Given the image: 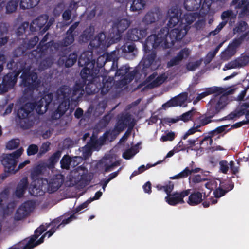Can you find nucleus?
I'll return each mask as SVG.
<instances>
[{"label": "nucleus", "instance_id": "55", "mask_svg": "<svg viewBox=\"0 0 249 249\" xmlns=\"http://www.w3.org/2000/svg\"><path fill=\"white\" fill-rule=\"evenodd\" d=\"M198 138H196L195 139H189L186 141V143H185L187 152H188L189 150H193V147L195 145L196 142L198 140Z\"/></svg>", "mask_w": 249, "mask_h": 249}, {"label": "nucleus", "instance_id": "48", "mask_svg": "<svg viewBox=\"0 0 249 249\" xmlns=\"http://www.w3.org/2000/svg\"><path fill=\"white\" fill-rule=\"evenodd\" d=\"M29 192L31 195L34 196H41L44 194V192L40 187L36 185H33L32 188H30Z\"/></svg>", "mask_w": 249, "mask_h": 249}, {"label": "nucleus", "instance_id": "23", "mask_svg": "<svg viewBox=\"0 0 249 249\" xmlns=\"http://www.w3.org/2000/svg\"><path fill=\"white\" fill-rule=\"evenodd\" d=\"M29 182L26 177L23 178L18 183L16 190L15 195L18 198H21L24 195L28 186Z\"/></svg>", "mask_w": 249, "mask_h": 249}, {"label": "nucleus", "instance_id": "57", "mask_svg": "<svg viewBox=\"0 0 249 249\" xmlns=\"http://www.w3.org/2000/svg\"><path fill=\"white\" fill-rule=\"evenodd\" d=\"M237 61V63L239 66V67H242L245 66L247 65L249 62V56L245 55L242 57H241L236 59Z\"/></svg>", "mask_w": 249, "mask_h": 249}, {"label": "nucleus", "instance_id": "1", "mask_svg": "<svg viewBox=\"0 0 249 249\" xmlns=\"http://www.w3.org/2000/svg\"><path fill=\"white\" fill-rule=\"evenodd\" d=\"M178 8L173 7L168 12L169 17L167 27L160 29L157 35L152 34L148 36L145 46L149 50V45L157 47L163 42L162 46L165 48L172 47L175 42L180 40L187 34L191 24L196 19L195 13H186L181 18Z\"/></svg>", "mask_w": 249, "mask_h": 249}, {"label": "nucleus", "instance_id": "51", "mask_svg": "<svg viewBox=\"0 0 249 249\" xmlns=\"http://www.w3.org/2000/svg\"><path fill=\"white\" fill-rule=\"evenodd\" d=\"M29 27V23L27 22H23L17 29V36H20L25 34L26 30Z\"/></svg>", "mask_w": 249, "mask_h": 249}, {"label": "nucleus", "instance_id": "50", "mask_svg": "<svg viewBox=\"0 0 249 249\" xmlns=\"http://www.w3.org/2000/svg\"><path fill=\"white\" fill-rule=\"evenodd\" d=\"M52 64V60L50 58H47L43 60L39 64V69L45 70L47 68L50 67Z\"/></svg>", "mask_w": 249, "mask_h": 249}, {"label": "nucleus", "instance_id": "58", "mask_svg": "<svg viewBox=\"0 0 249 249\" xmlns=\"http://www.w3.org/2000/svg\"><path fill=\"white\" fill-rule=\"evenodd\" d=\"M50 223H46V225H44L43 224L41 225L35 231V233L37 234L39 236L50 226Z\"/></svg>", "mask_w": 249, "mask_h": 249}, {"label": "nucleus", "instance_id": "20", "mask_svg": "<svg viewBox=\"0 0 249 249\" xmlns=\"http://www.w3.org/2000/svg\"><path fill=\"white\" fill-rule=\"evenodd\" d=\"M159 14L152 11H148L143 17L142 22L145 28H148V26L155 23L159 19Z\"/></svg>", "mask_w": 249, "mask_h": 249}, {"label": "nucleus", "instance_id": "9", "mask_svg": "<svg viewBox=\"0 0 249 249\" xmlns=\"http://www.w3.org/2000/svg\"><path fill=\"white\" fill-rule=\"evenodd\" d=\"M227 103L224 97H216L210 100L207 106L208 108L206 113L207 115H210L211 117L219 113L226 106Z\"/></svg>", "mask_w": 249, "mask_h": 249}, {"label": "nucleus", "instance_id": "10", "mask_svg": "<svg viewBox=\"0 0 249 249\" xmlns=\"http://www.w3.org/2000/svg\"><path fill=\"white\" fill-rule=\"evenodd\" d=\"M190 189L183 190L180 192H174L167 194L165 199L166 202L171 206H175L178 204H183L184 203V197L188 196L190 194Z\"/></svg>", "mask_w": 249, "mask_h": 249}, {"label": "nucleus", "instance_id": "33", "mask_svg": "<svg viewBox=\"0 0 249 249\" xmlns=\"http://www.w3.org/2000/svg\"><path fill=\"white\" fill-rule=\"evenodd\" d=\"M40 0H21L20 7L22 9L33 8L38 4Z\"/></svg>", "mask_w": 249, "mask_h": 249}, {"label": "nucleus", "instance_id": "25", "mask_svg": "<svg viewBox=\"0 0 249 249\" xmlns=\"http://www.w3.org/2000/svg\"><path fill=\"white\" fill-rule=\"evenodd\" d=\"M130 24V21L127 18L118 19L113 23V27L116 28L119 34H121L129 27Z\"/></svg>", "mask_w": 249, "mask_h": 249}, {"label": "nucleus", "instance_id": "54", "mask_svg": "<svg viewBox=\"0 0 249 249\" xmlns=\"http://www.w3.org/2000/svg\"><path fill=\"white\" fill-rule=\"evenodd\" d=\"M38 151V146L34 144L30 145L27 149V153L28 156L34 155L36 154Z\"/></svg>", "mask_w": 249, "mask_h": 249}, {"label": "nucleus", "instance_id": "37", "mask_svg": "<svg viewBox=\"0 0 249 249\" xmlns=\"http://www.w3.org/2000/svg\"><path fill=\"white\" fill-rule=\"evenodd\" d=\"M44 166L41 164H38L36 166L31 172V176L33 179L38 178V177L43 174V170Z\"/></svg>", "mask_w": 249, "mask_h": 249}, {"label": "nucleus", "instance_id": "52", "mask_svg": "<svg viewBox=\"0 0 249 249\" xmlns=\"http://www.w3.org/2000/svg\"><path fill=\"white\" fill-rule=\"evenodd\" d=\"M50 149V143L48 142L42 143L41 145L39 152L38 153V157H40L43 154H45Z\"/></svg>", "mask_w": 249, "mask_h": 249}, {"label": "nucleus", "instance_id": "31", "mask_svg": "<svg viewBox=\"0 0 249 249\" xmlns=\"http://www.w3.org/2000/svg\"><path fill=\"white\" fill-rule=\"evenodd\" d=\"M166 79V77L163 74L157 76L152 82L148 83L145 87L146 88L148 89H152L154 88L157 87L161 85Z\"/></svg>", "mask_w": 249, "mask_h": 249}, {"label": "nucleus", "instance_id": "63", "mask_svg": "<svg viewBox=\"0 0 249 249\" xmlns=\"http://www.w3.org/2000/svg\"><path fill=\"white\" fill-rule=\"evenodd\" d=\"M227 193V191L219 186L214 191V196L215 198H220L224 196Z\"/></svg>", "mask_w": 249, "mask_h": 249}, {"label": "nucleus", "instance_id": "12", "mask_svg": "<svg viewBox=\"0 0 249 249\" xmlns=\"http://www.w3.org/2000/svg\"><path fill=\"white\" fill-rule=\"evenodd\" d=\"M34 207V203L32 201H27L22 203L17 210L14 219L16 221L21 220L27 217Z\"/></svg>", "mask_w": 249, "mask_h": 249}, {"label": "nucleus", "instance_id": "27", "mask_svg": "<svg viewBox=\"0 0 249 249\" xmlns=\"http://www.w3.org/2000/svg\"><path fill=\"white\" fill-rule=\"evenodd\" d=\"M202 0H184V6L188 11L198 10L201 5Z\"/></svg>", "mask_w": 249, "mask_h": 249}, {"label": "nucleus", "instance_id": "28", "mask_svg": "<svg viewBox=\"0 0 249 249\" xmlns=\"http://www.w3.org/2000/svg\"><path fill=\"white\" fill-rule=\"evenodd\" d=\"M121 49L123 53H126V55H130V59L134 58L138 53L136 45L132 43L129 45L127 43L124 44L122 46Z\"/></svg>", "mask_w": 249, "mask_h": 249}, {"label": "nucleus", "instance_id": "22", "mask_svg": "<svg viewBox=\"0 0 249 249\" xmlns=\"http://www.w3.org/2000/svg\"><path fill=\"white\" fill-rule=\"evenodd\" d=\"M225 91V89L221 87L213 86L206 89L205 91L199 94L196 99L199 101L206 96L213 93H216L217 96L221 94H223Z\"/></svg>", "mask_w": 249, "mask_h": 249}, {"label": "nucleus", "instance_id": "62", "mask_svg": "<svg viewBox=\"0 0 249 249\" xmlns=\"http://www.w3.org/2000/svg\"><path fill=\"white\" fill-rule=\"evenodd\" d=\"M120 133V132H119L118 130L115 129V126L114 129L112 130L111 131L106 132L104 134V135L105 137L110 136L112 139H115Z\"/></svg>", "mask_w": 249, "mask_h": 249}, {"label": "nucleus", "instance_id": "53", "mask_svg": "<svg viewBox=\"0 0 249 249\" xmlns=\"http://www.w3.org/2000/svg\"><path fill=\"white\" fill-rule=\"evenodd\" d=\"M136 154L135 149L133 148H130L126 150L123 154V157L126 160L131 159L133 156Z\"/></svg>", "mask_w": 249, "mask_h": 249}, {"label": "nucleus", "instance_id": "47", "mask_svg": "<svg viewBox=\"0 0 249 249\" xmlns=\"http://www.w3.org/2000/svg\"><path fill=\"white\" fill-rule=\"evenodd\" d=\"M191 175V172L190 171V169L189 167H186L182 171L178 173L176 176H174L173 177H171L170 178L175 179H179L187 177L188 176Z\"/></svg>", "mask_w": 249, "mask_h": 249}, {"label": "nucleus", "instance_id": "49", "mask_svg": "<svg viewBox=\"0 0 249 249\" xmlns=\"http://www.w3.org/2000/svg\"><path fill=\"white\" fill-rule=\"evenodd\" d=\"M19 145L18 139H13L9 141L6 144V148L9 150H12L17 148Z\"/></svg>", "mask_w": 249, "mask_h": 249}, {"label": "nucleus", "instance_id": "43", "mask_svg": "<svg viewBox=\"0 0 249 249\" xmlns=\"http://www.w3.org/2000/svg\"><path fill=\"white\" fill-rule=\"evenodd\" d=\"M74 41V35L69 34L66 32V36L61 42L62 46L67 47L71 45Z\"/></svg>", "mask_w": 249, "mask_h": 249}, {"label": "nucleus", "instance_id": "26", "mask_svg": "<svg viewBox=\"0 0 249 249\" xmlns=\"http://www.w3.org/2000/svg\"><path fill=\"white\" fill-rule=\"evenodd\" d=\"M129 68L126 66H122L117 70L115 73L116 76H121L123 77L122 80L126 79V77L128 76H130V80H132L134 79L136 74L138 72V70H135L132 73L126 74L128 72Z\"/></svg>", "mask_w": 249, "mask_h": 249}, {"label": "nucleus", "instance_id": "40", "mask_svg": "<svg viewBox=\"0 0 249 249\" xmlns=\"http://www.w3.org/2000/svg\"><path fill=\"white\" fill-rule=\"evenodd\" d=\"M112 81L107 80L106 82H103L102 86L100 87V93L102 95H106L112 88Z\"/></svg>", "mask_w": 249, "mask_h": 249}, {"label": "nucleus", "instance_id": "38", "mask_svg": "<svg viewBox=\"0 0 249 249\" xmlns=\"http://www.w3.org/2000/svg\"><path fill=\"white\" fill-rule=\"evenodd\" d=\"M71 161L72 159L71 157L68 155H65L60 160L61 168L69 170L70 168Z\"/></svg>", "mask_w": 249, "mask_h": 249}, {"label": "nucleus", "instance_id": "5", "mask_svg": "<svg viewBox=\"0 0 249 249\" xmlns=\"http://www.w3.org/2000/svg\"><path fill=\"white\" fill-rule=\"evenodd\" d=\"M104 57H99L97 60V67H95V60H92L89 57H87L85 54H82L79 58L78 63L79 67H84L80 72L81 78L89 77L90 79L93 78V76L99 74L100 68L104 65L101 64L99 65L100 59H103Z\"/></svg>", "mask_w": 249, "mask_h": 249}, {"label": "nucleus", "instance_id": "46", "mask_svg": "<svg viewBox=\"0 0 249 249\" xmlns=\"http://www.w3.org/2000/svg\"><path fill=\"white\" fill-rule=\"evenodd\" d=\"M202 59L196 60L195 62H188L186 64V69L189 71H193L196 70L201 64Z\"/></svg>", "mask_w": 249, "mask_h": 249}, {"label": "nucleus", "instance_id": "24", "mask_svg": "<svg viewBox=\"0 0 249 249\" xmlns=\"http://www.w3.org/2000/svg\"><path fill=\"white\" fill-rule=\"evenodd\" d=\"M48 39V34H46L39 43L37 47V49L32 51V54H34L35 53H37L38 57H40L43 55L50 46L48 43H46Z\"/></svg>", "mask_w": 249, "mask_h": 249}, {"label": "nucleus", "instance_id": "44", "mask_svg": "<svg viewBox=\"0 0 249 249\" xmlns=\"http://www.w3.org/2000/svg\"><path fill=\"white\" fill-rule=\"evenodd\" d=\"M220 186L227 193L233 189L234 183L231 180H225L220 182Z\"/></svg>", "mask_w": 249, "mask_h": 249}, {"label": "nucleus", "instance_id": "11", "mask_svg": "<svg viewBox=\"0 0 249 249\" xmlns=\"http://www.w3.org/2000/svg\"><path fill=\"white\" fill-rule=\"evenodd\" d=\"M19 73L20 71H18L16 72H9L5 75L2 79V87L0 92H6L9 89H13L17 83Z\"/></svg>", "mask_w": 249, "mask_h": 249}, {"label": "nucleus", "instance_id": "42", "mask_svg": "<svg viewBox=\"0 0 249 249\" xmlns=\"http://www.w3.org/2000/svg\"><path fill=\"white\" fill-rule=\"evenodd\" d=\"M211 117L210 115H207L206 113L198 118L199 124H197L199 127L201 126H204L212 122Z\"/></svg>", "mask_w": 249, "mask_h": 249}, {"label": "nucleus", "instance_id": "34", "mask_svg": "<svg viewBox=\"0 0 249 249\" xmlns=\"http://www.w3.org/2000/svg\"><path fill=\"white\" fill-rule=\"evenodd\" d=\"M198 112L196 111V109L193 107L190 110L183 113L179 116V120H181L184 122H187L190 120H193V117Z\"/></svg>", "mask_w": 249, "mask_h": 249}, {"label": "nucleus", "instance_id": "45", "mask_svg": "<svg viewBox=\"0 0 249 249\" xmlns=\"http://www.w3.org/2000/svg\"><path fill=\"white\" fill-rule=\"evenodd\" d=\"M247 25V23L244 21L238 22L236 27L233 29L234 33H240L245 32Z\"/></svg>", "mask_w": 249, "mask_h": 249}, {"label": "nucleus", "instance_id": "35", "mask_svg": "<svg viewBox=\"0 0 249 249\" xmlns=\"http://www.w3.org/2000/svg\"><path fill=\"white\" fill-rule=\"evenodd\" d=\"M146 0H133L130 6V10L133 12H137L142 10L145 5Z\"/></svg>", "mask_w": 249, "mask_h": 249}, {"label": "nucleus", "instance_id": "19", "mask_svg": "<svg viewBox=\"0 0 249 249\" xmlns=\"http://www.w3.org/2000/svg\"><path fill=\"white\" fill-rule=\"evenodd\" d=\"M78 54L75 52L70 53L68 56L64 54V52H62V54L59 59V63L64 64L66 68L72 67L77 61Z\"/></svg>", "mask_w": 249, "mask_h": 249}, {"label": "nucleus", "instance_id": "64", "mask_svg": "<svg viewBox=\"0 0 249 249\" xmlns=\"http://www.w3.org/2000/svg\"><path fill=\"white\" fill-rule=\"evenodd\" d=\"M91 200H88L82 204H80L78 206H77L73 211V213L75 214L76 213H79L81 210L87 207L88 204L90 203Z\"/></svg>", "mask_w": 249, "mask_h": 249}, {"label": "nucleus", "instance_id": "29", "mask_svg": "<svg viewBox=\"0 0 249 249\" xmlns=\"http://www.w3.org/2000/svg\"><path fill=\"white\" fill-rule=\"evenodd\" d=\"M61 156V151L59 150L56 151L53 153L49 158L47 163V166L49 168H54L56 163L58 161Z\"/></svg>", "mask_w": 249, "mask_h": 249}, {"label": "nucleus", "instance_id": "61", "mask_svg": "<svg viewBox=\"0 0 249 249\" xmlns=\"http://www.w3.org/2000/svg\"><path fill=\"white\" fill-rule=\"evenodd\" d=\"M246 36L247 34H245L241 35L239 38L234 39L231 45V46L234 48L238 47L242 43V41L246 37Z\"/></svg>", "mask_w": 249, "mask_h": 249}, {"label": "nucleus", "instance_id": "16", "mask_svg": "<svg viewBox=\"0 0 249 249\" xmlns=\"http://www.w3.org/2000/svg\"><path fill=\"white\" fill-rule=\"evenodd\" d=\"M147 28L143 29L133 28L129 30L126 35V39L131 41H137L144 38L147 34Z\"/></svg>", "mask_w": 249, "mask_h": 249}, {"label": "nucleus", "instance_id": "6", "mask_svg": "<svg viewBox=\"0 0 249 249\" xmlns=\"http://www.w3.org/2000/svg\"><path fill=\"white\" fill-rule=\"evenodd\" d=\"M98 77V74L93 76V78L91 80L89 78L87 77L81 78V82H76L73 88L72 96H77V99H79L84 93V86H85V91L87 94L92 95L97 93L100 90V89L98 88L95 82ZM73 99L74 98H72V99Z\"/></svg>", "mask_w": 249, "mask_h": 249}, {"label": "nucleus", "instance_id": "18", "mask_svg": "<svg viewBox=\"0 0 249 249\" xmlns=\"http://www.w3.org/2000/svg\"><path fill=\"white\" fill-rule=\"evenodd\" d=\"M190 53V51L188 48H184L182 49L177 54V55L172 58L167 63V67L170 68L174 66L178 65L182 61L183 59H186L188 57Z\"/></svg>", "mask_w": 249, "mask_h": 249}, {"label": "nucleus", "instance_id": "60", "mask_svg": "<svg viewBox=\"0 0 249 249\" xmlns=\"http://www.w3.org/2000/svg\"><path fill=\"white\" fill-rule=\"evenodd\" d=\"M175 137V134L173 132H168L166 135H162L160 138V140L164 142L168 141H173Z\"/></svg>", "mask_w": 249, "mask_h": 249}, {"label": "nucleus", "instance_id": "41", "mask_svg": "<svg viewBox=\"0 0 249 249\" xmlns=\"http://www.w3.org/2000/svg\"><path fill=\"white\" fill-rule=\"evenodd\" d=\"M218 134H217L215 129L210 131L209 132H208V135L204 136L202 140L200 141V145H202L205 141L209 142L208 144H212L213 142L212 138Z\"/></svg>", "mask_w": 249, "mask_h": 249}, {"label": "nucleus", "instance_id": "17", "mask_svg": "<svg viewBox=\"0 0 249 249\" xmlns=\"http://www.w3.org/2000/svg\"><path fill=\"white\" fill-rule=\"evenodd\" d=\"M64 180V177L61 174L53 176L48 183V192L53 193L57 191L63 183Z\"/></svg>", "mask_w": 249, "mask_h": 249}, {"label": "nucleus", "instance_id": "21", "mask_svg": "<svg viewBox=\"0 0 249 249\" xmlns=\"http://www.w3.org/2000/svg\"><path fill=\"white\" fill-rule=\"evenodd\" d=\"M189 195L187 203L190 206H196L202 202V193L195 190L191 193L190 192Z\"/></svg>", "mask_w": 249, "mask_h": 249}, {"label": "nucleus", "instance_id": "8", "mask_svg": "<svg viewBox=\"0 0 249 249\" xmlns=\"http://www.w3.org/2000/svg\"><path fill=\"white\" fill-rule=\"evenodd\" d=\"M20 78L22 79V85L26 87L27 90L33 91L40 87L41 81L38 78L36 72L24 70L20 76Z\"/></svg>", "mask_w": 249, "mask_h": 249}, {"label": "nucleus", "instance_id": "39", "mask_svg": "<svg viewBox=\"0 0 249 249\" xmlns=\"http://www.w3.org/2000/svg\"><path fill=\"white\" fill-rule=\"evenodd\" d=\"M174 185L173 183L171 181H169L167 184L165 185H162L161 184H157L156 186V188L158 190H163L167 194H168L172 192L173 190L174 189Z\"/></svg>", "mask_w": 249, "mask_h": 249}, {"label": "nucleus", "instance_id": "13", "mask_svg": "<svg viewBox=\"0 0 249 249\" xmlns=\"http://www.w3.org/2000/svg\"><path fill=\"white\" fill-rule=\"evenodd\" d=\"M48 21V17L46 15H41L33 20L30 25V30L32 32L40 30L46 32L49 29L48 25H46Z\"/></svg>", "mask_w": 249, "mask_h": 249}, {"label": "nucleus", "instance_id": "56", "mask_svg": "<svg viewBox=\"0 0 249 249\" xmlns=\"http://www.w3.org/2000/svg\"><path fill=\"white\" fill-rule=\"evenodd\" d=\"M98 144V141L97 136L94 134L90 137L89 141L87 143V145L90 148H95Z\"/></svg>", "mask_w": 249, "mask_h": 249}, {"label": "nucleus", "instance_id": "2", "mask_svg": "<svg viewBox=\"0 0 249 249\" xmlns=\"http://www.w3.org/2000/svg\"><path fill=\"white\" fill-rule=\"evenodd\" d=\"M53 99V94L50 93L45 94L37 102H28L22 105L17 111V124L23 129L31 128L38 119L34 109L38 114H43L47 110Z\"/></svg>", "mask_w": 249, "mask_h": 249}, {"label": "nucleus", "instance_id": "3", "mask_svg": "<svg viewBox=\"0 0 249 249\" xmlns=\"http://www.w3.org/2000/svg\"><path fill=\"white\" fill-rule=\"evenodd\" d=\"M72 90L71 88L66 85L61 86L57 90L56 98L59 104L55 111L53 114L52 117L57 119L62 116L70 106V102H76L79 100L77 96H74L72 99Z\"/></svg>", "mask_w": 249, "mask_h": 249}, {"label": "nucleus", "instance_id": "30", "mask_svg": "<svg viewBox=\"0 0 249 249\" xmlns=\"http://www.w3.org/2000/svg\"><path fill=\"white\" fill-rule=\"evenodd\" d=\"M237 4V7L241 9L240 15L242 16L249 15V0H241Z\"/></svg>", "mask_w": 249, "mask_h": 249}, {"label": "nucleus", "instance_id": "14", "mask_svg": "<svg viewBox=\"0 0 249 249\" xmlns=\"http://www.w3.org/2000/svg\"><path fill=\"white\" fill-rule=\"evenodd\" d=\"M131 117L130 114L127 113L122 114L118 119L115 124V129L119 131V132L123 131L128 125V128H132L134 124L130 122Z\"/></svg>", "mask_w": 249, "mask_h": 249}, {"label": "nucleus", "instance_id": "59", "mask_svg": "<svg viewBox=\"0 0 249 249\" xmlns=\"http://www.w3.org/2000/svg\"><path fill=\"white\" fill-rule=\"evenodd\" d=\"M199 128V126H198L197 125H196V126H194L192 127L191 128L189 129L182 136V140H185L188 137L192 134H193L196 131H198V128Z\"/></svg>", "mask_w": 249, "mask_h": 249}, {"label": "nucleus", "instance_id": "32", "mask_svg": "<svg viewBox=\"0 0 249 249\" xmlns=\"http://www.w3.org/2000/svg\"><path fill=\"white\" fill-rule=\"evenodd\" d=\"M236 18V15L234 13L233 11L228 10L223 11L221 15V18L223 21L228 20L230 24H231L232 20Z\"/></svg>", "mask_w": 249, "mask_h": 249}, {"label": "nucleus", "instance_id": "36", "mask_svg": "<svg viewBox=\"0 0 249 249\" xmlns=\"http://www.w3.org/2000/svg\"><path fill=\"white\" fill-rule=\"evenodd\" d=\"M19 0H10L6 5V10L7 13H12L15 12L18 6Z\"/></svg>", "mask_w": 249, "mask_h": 249}, {"label": "nucleus", "instance_id": "4", "mask_svg": "<svg viewBox=\"0 0 249 249\" xmlns=\"http://www.w3.org/2000/svg\"><path fill=\"white\" fill-rule=\"evenodd\" d=\"M23 152V149L21 147L12 153L3 154L1 162L4 166V172L0 175V183L8 177L10 174H15L25 166V164L22 162L18 165V168L15 169L18 163L17 159L21 155Z\"/></svg>", "mask_w": 249, "mask_h": 249}, {"label": "nucleus", "instance_id": "15", "mask_svg": "<svg viewBox=\"0 0 249 249\" xmlns=\"http://www.w3.org/2000/svg\"><path fill=\"white\" fill-rule=\"evenodd\" d=\"M188 97V93L187 92H183L179 95L172 98L166 103L163 104L162 107L163 109H166L167 108L182 106L186 101Z\"/></svg>", "mask_w": 249, "mask_h": 249}, {"label": "nucleus", "instance_id": "7", "mask_svg": "<svg viewBox=\"0 0 249 249\" xmlns=\"http://www.w3.org/2000/svg\"><path fill=\"white\" fill-rule=\"evenodd\" d=\"M147 38L146 39L145 43L143 44V50L145 54H148L146 55H145L142 58L141 61V63L142 65V68L141 70V72H139V73L141 75L143 74L144 76H146L147 74L146 71L148 69L150 68L151 70H155L157 69L159 66V65L157 64V61L156 60L157 53L154 50L151 51V49H156L160 45L163 48L166 49L162 46V44H163V42H162L156 47H154L152 45H149V48H148L149 50H146L145 49V46H146L145 44L146 43Z\"/></svg>", "mask_w": 249, "mask_h": 249}]
</instances>
